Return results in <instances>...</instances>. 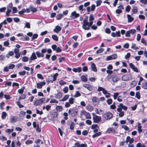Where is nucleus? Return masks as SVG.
I'll use <instances>...</instances> for the list:
<instances>
[{"instance_id":"f257e3e1","label":"nucleus","mask_w":147,"mask_h":147,"mask_svg":"<svg viewBox=\"0 0 147 147\" xmlns=\"http://www.w3.org/2000/svg\"><path fill=\"white\" fill-rule=\"evenodd\" d=\"M94 20V18L93 15H90L89 16V22H88V17L86 16L83 20V24L82 28L85 30H88L90 29V26L93 23V21Z\"/></svg>"},{"instance_id":"f03ea898","label":"nucleus","mask_w":147,"mask_h":147,"mask_svg":"<svg viewBox=\"0 0 147 147\" xmlns=\"http://www.w3.org/2000/svg\"><path fill=\"white\" fill-rule=\"evenodd\" d=\"M117 109V111L119 112V116L120 117H122L124 115V113L122 111L123 109L124 111H126L127 109V107L124 105H123L122 103H120L118 106Z\"/></svg>"},{"instance_id":"7ed1b4c3","label":"nucleus","mask_w":147,"mask_h":147,"mask_svg":"<svg viewBox=\"0 0 147 147\" xmlns=\"http://www.w3.org/2000/svg\"><path fill=\"white\" fill-rule=\"evenodd\" d=\"M80 115L81 118H82L83 116L84 115L87 119H91V118L90 113L87 112L84 110L81 111Z\"/></svg>"},{"instance_id":"20e7f679","label":"nucleus","mask_w":147,"mask_h":147,"mask_svg":"<svg viewBox=\"0 0 147 147\" xmlns=\"http://www.w3.org/2000/svg\"><path fill=\"white\" fill-rule=\"evenodd\" d=\"M45 98H42L37 100L34 102V105L36 106L41 105L45 101Z\"/></svg>"},{"instance_id":"39448f33","label":"nucleus","mask_w":147,"mask_h":147,"mask_svg":"<svg viewBox=\"0 0 147 147\" xmlns=\"http://www.w3.org/2000/svg\"><path fill=\"white\" fill-rule=\"evenodd\" d=\"M136 30L135 29H130L126 32L125 36L129 37L130 36V34H134L136 32Z\"/></svg>"},{"instance_id":"423d86ee","label":"nucleus","mask_w":147,"mask_h":147,"mask_svg":"<svg viewBox=\"0 0 147 147\" xmlns=\"http://www.w3.org/2000/svg\"><path fill=\"white\" fill-rule=\"evenodd\" d=\"M122 80L124 81H128L132 79V77L130 74H125L122 77Z\"/></svg>"},{"instance_id":"0eeeda50","label":"nucleus","mask_w":147,"mask_h":147,"mask_svg":"<svg viewBox=\"0 0 147 147\" xmlns=\"http://www.w3.org/2000/svg\"><path fill=\"white\" fill-rule=\"evenodd\" d=\"M106 132L108 133L115 134L117 133V131L115 128L113 127H111L108 128L106 131Z\"/></svg>"},{"instance_id":"6e6552de","label":"nucleus","mask_w":147,"mask_h":147,"mask_svg":"<svg viewBox=\"0 0 147 147\" xmlns=\"http://www.w3.org/2000/svg\"><path fill=\"white\" fill-rule=\"evenodd\" d=\"M117 57V56L116 54H114L112 55L107 56L106 60V61H109L112 59H116Z\"/></svg>"},{"instance_id":"1a4fd4ad","label":"nucleus","mask_w":147,"mask_h":147,"mask_svg":"<svg viewBox=\"0 0 147 147\" xmlns=\"http://www.w3.org/2000/svg\"><path fill=\"white\" fill-rule=\"evenodd\" d=\"M93 119L94 123H98L101 120V117L96 115H94L93 117Z\"/></svg>"},{"instance_id":"9d476101","label":"nucleus","mask_w":147,"mask_h":147,"mask_svg":"<svg viewBox=\"0 0 147 147\" xmlns=\"http://www.w3.org/2000/svg\"><path fill=\"white\" fill-rule=\"evenodd\" d=\"M103 116L106 119L109 120L112 117L113 115L111 113L108 112L104 114Z\"/></svg>"},{"instance_id":"9b49d317","label":"nucleus","mask_w":147,"mask_h":147,"mask_svg":"<svg viewBox=\"0 0 147 147\" xmlns=\"http://www.w3.org/2000/svg\"><path fill=\"white\" fill-rule=\"evenodd\" d=\"M92 100L94 105L96 106L98 105L99 102L98 98L96 96H94L92 98Z\"/></svg>"},{"instance_id":"f8f14e48","label":"nucleus","mask_w":147,"mask_h":147,"mask_svg":"<svg viewBox=\"0 0 147 147\" xmlns=\"http://www.w3.org/2000/svg\"><path fill=\"white\" fill-rule=\"evenodd\" d=\"M117 8L115 11V13L117 14H120L122 12V10L124 9L123 6L122 5H120L117 7Z\"/></svg>"},{"instance_id":"ddd939ff","label":"nucleus","mask_w":147,"mask_h":147,"mask_svg":"<svg viewBox=\"0 0 147 147\" xmlns=\"http://www.w3.org/2000/svg\"><path fill=\"white\" fill-rule=\"evenodd\" d=\"M79 16V14L77 13L75 11L72 12L70 16V17L73 19L78 17Z\"/></svg>"},{"instance_id":"4468645a","label":"nucleus","mask_w":147,"mask_h":147,"mask_svg":"<svg viewBox=\"0 0 147 147\" xmlns=\"http://www.w3.org/2000/svg\"><path fill=\"white\" fill-rule=\"evenodd\" d=\"M97 90L99 92L102 91V93L104 94H106L107 93V91L105 89L100 86H99L98 87Z\"/></svg>"},{"instance_id":"2eb2a0df","label":"nucleus","mask_w":147,"mask_h":147,"mask_svg":"<svg viewBox=\"0 0 147 147\" xmlns=\"http://www.w3.org/2000/svg\"><path fill=\"white\" fill-rule=\"evenodd\" d=\"M134 139L133 138H131L129 136H127L126 138V141H125V142L126 143L129 142V144H131L133 142Z\"/></svg>"},{"instance_id":"dca6fc26","label":"nucleus","mask_w":147,"mask_h":147,"mask_svg":"<svg viewBox=\"0 0 147 147\" xmlns=\"http://www.w3.org/2000/svg\"><path fill=\"white\" fill-rule=\"evenodd\" d=\"M83 86L85 88L87 89L90 91H92L93 89L92 86L90 84H84L83 85Z\"/></svg>"},{"instance_id":"f3484780","label":"nucleus","mask_w":147,"mask_h":147,"mask_svg":"<svg viewBox=\"0 0 147 147\" xmlns=\"http://www.w3.org/2000/svg\"><path fill=\"white\" fill-rule=\"evenodd\" d=\"M61 27L60 26H57L55 27V28L54 29L53 31L55 33H58L61 30Z\"/></svg>"},{"instance_id":"a211bd4d","label":"nucleus","mask_w":147,"mask_h":147,"mask_svg":"<svg viewBox=\"0 0 147 147\" xmlns=\"http://www.w3.org/2000/svg\"><path fill=\"white\" fill-rule=\"evenodd\" d=\"M120 79L119 77L117 76H114L112 77V80L114 82H116L120 80Z\"/></svg>"},{"instance_id":"6ab92c4d","label":"nucleus","mask_w":147,"mask_h":147,"mask_svg":"<svg viewBox=\"0 0 147 147\" xmlns=\"http://www.w3.org/2000/svg\"><path fill=\"white\" fill-rule=\"evenodd\" d=\"M46 83L45 82H41L40 83H37V88H41L42 86L45 85Z\"/></svg>"},{"instance_id":"aec40b11","label":"nucleus","mask_w":147,"mask_h":147,"mask_svg":"<svg viewBox=\"0 0 147 147\" xmlns=\"http://www.w3.org/2000/svg\"><path fill=\"white\" fill-rule=\"evenodd\" d=\"M91 68L92 70L94 72H96L97 69L95 64L93 62L91 63Z\"/></svg>"},{"instance_id":"412c9836","label":"nucleus","mask_w":147,"mask_h":147,"mask_svg":"<svg viewBox=\"0 0 147 147\" xmlns=\"http://www.w3.org/2000/svg\"><path fill=\"white\" fill-rule=\"evenodd\" d=\"M10 122L12 123L16 122L17 120V117L16 116H11L10 118Z\"/></svg>"},{"instance_id":"4be33fe9","label":"nucleus","mask_w":147,"mask_h":147,"mask_svg":"<svg viewBox=\"0 0 147 147\" xmlns=\"http://www.w3.org/2000/svg\"><path fill=\"white\" fill-rule=\"evenodd\" d=\"M138 130L139 134H140L142 132V126L141 125L140 123H138Z\"/></svg>"},{"instance_id":"5701e85b","label":"nucleus","mask_w":147,"mask_h":147,"mask_svg":"<svg viewBox=\"0 0 147 147\" xmlns=\"http://www.w3.org/2000/svg\"><path fill=\"white\" fill-rule=\"evenodd\" d=\"M72 70L75 72L80 73L82 71V69L80 67H79L77 68H73Z\"/></svg>"},{"instance_id":"b1692460","label":"nucleus","mask_w":147,"mask_h":147,"mask_svg":"<svg viewBox=\"0 0 147 147\" xmlns=\"http://www.w3.org/2000/svg\"><path fill=\"white\" fill-rule=\"evenodd\" d=\"M37 57L36 55V54L35 53H33L32 55L30 57V59L31 60H34L36 59Z\"/></svg>"},{"instance_id":"393cba45","label":"nucleus","mask_w":147,"mask_h":147,"mask_svg":"<svg viewBox=\"0 0 147 147\" xmlns=\"http://www.w3.org/2000/svg\"><path fill=\"white\" fill-rule=\"evenodd\" d=\"M86 109L89 111H91L93 109V108L92 106L90 105H87L86 107Z\"/></svg>"},{"instance_id":"a878e982","label":"nucleus","mask_w":147,"mask_h":147,"mask_svg":"<svg viewBox=\"0 0 147 147\" xmlns=\"http://www.w3.org/2000/svg\"><path fill=\"white\" fill-rule=\"evenodd\" d=\"M127 17L128 18V22H132L134 20V18L132 17L130 15H127Z\"/></svg>"},{"instance_id":"bb28decb","label":"nucleus","mask_w":147,"mask_h":147,"mask_svg":"<svg viewBox=\"0 0 147 147\" xmlns=\"http://www.w3.org/2000/svg\"><path fill=\"white\" fill-rule=\"evenodd\" d=\"M141 86L142 88L144 89H147V82H144L142 83Z\"/></svg>"},{"instance_id":"cd10ccee","label":"nucleus","mask_w":147,"mask_h":147,"mask_svg":"<svg viewBox=\"0 0 147 147\" xmlns=\"http://www.w3.org/2000/svg\"><path fill=\"white\" fill-rule=\"evenodd\" d=\"M56 109L58 112H60L62 111L63 107L61 106H57L56 107Z\"/></svg>"},{"instance_id":"c85d7f7f","label":"nucleus","mask_w":147,"mask_h":147,"mask_svg":"<svg viewBox=\"0 0 147 147\" xmlns=\"http://www.w3.org/2000/svg\"><path fill=\"white\" fill-rule=\"evenodd\" d=\"M136 45L134 43H132L131 48L134 50H136L139 49V47L136 46Z\"/></svg>"},{"instance_id":"c756f323","label":"nucleus","mask_w":147,"mask_h":147,"mask_svg":"<svg viewBox=\"0 0 147 147\" xmlns=\"http://www.w3.org/2000/svg\"><path fill=\"white\" fill-rule=\"evenodd\" d=\"M62 97V93L60 92H59L55 96V97L57 99H60Z\"/></svg>"},{"instance_id":"7c9ffc66","label":"nucleus","mask_w":147,"mask_h":147,"mask_svg":"<svg viewBox=\"0 0 147 147\" xmlns=\"http://www.w3.org/2000/svg\"><path fill=\"white\" fill-rule=\"evenodd\" d=\"M29 8L30 9V11L32 12H35L37 11L36 8L32 7V6H30Z\"/></svg>"},{"instance_id":"2f4dec72","label":"nucleus","mask_w":147,"mask_h":147,"mask_svg":"<svg viewBox=\"0 0 147 147\" xmlns=\"http://www.w3.org/2000/svg\"><path fill=\"white\" fill-rule=\"evenodd\" d=\"M69 95H66L61 100H60V101H65L69 98Z\"/></svg>"},{"instance_id":"473e14b6","label":"nucleus","mask_w":147,"mask_h":147,"mask_svg":"<svg viewBox=\"0 0 147 147\" xmlns=\"http://www.w3.org/2000/svg\"><path fill=\"white\" fill-rule=\"evenodd\" d=\"M81 80L84 82H86L87 81V79L86 76L82 75L81 77Z\"/></svg>"},{"instance_id":"72a5a7b5","label":"nucleus","mask_w":147,"mask_h":147,"mask_svg":"<svg viewBox=\"0 0 147 147\" xmlns=\"http://www.w3.org/2000/svg\"><path fill=\"white\" fill-rule=\"evenodd\" d=\"M52 38L54 40L57 41L58 40L57 36L56 35H53L52 36Z\"/></svg>"},{"instance_id":"f704fd0d","label":"nucleus","mask_w":147,"mask_h":147,"mask_svg":"<svg viewBox=\"0 0 147 147\" xmlns=\"http://www.w3.org/2000/svg\"><path fill=\"white\" fill-rule=\"evenodd\" d=\"M29 58L26 56H24L22 58V61L23 62H26L28 61Z\"/></svg>"},{"instance_id":"c9c22d12","label":"nucleus","mask_w":147,"mask_h":147,"mask_svg":"<svg viewBox=\"0 0 147 147\" xmlns=\"http://www.w3.org/2000/svg\"><path fill=\"white\" fill-rule=\"evenodd\" d=\"M101 134V133L100 132H99L98 133H96L94 134L92 136V137L93 138H94L100 135Z\"/></svg>"},{"instance_id":"e433bc0d","label":"nucleus","mask_w":147,"mask_h":147,"mask_svg":"<svg viewBox=\"0 0 147 147\" xmlns=\"http://www.w3.org/2000/svg\"><path fill=\"white\" fill-rule=\"evenodd\" d=\"M7 115V114L6 113L4 112H3L2 113V115H1V118L2 119H5L6 116Z\"/></svg>"},{"instance_id":"4c0bfd02","label":"nucleus","mask_w":147,"mask_h":147,"mask_svg":"<svg viewBox=\"0 0 147 147\" xmlns=\"http://www.w3.org/2000/svg\"><path fill=\"white\" fill-rule=\"evenodd\" d=\"M13 131V128L11 129H6L5 130V132L6 133H8L9 134H10L11 132H12Z\"/></svg>"},{"instance_id":"58836bf2","label":"nucleus","mask_w":147,"mask_h":147,"mask_svg":"<svg viewBox=\"0 0 147 147\" xmlns=\"http://www.w3.org/2000/svg\"><path fill=\"white\" fill-rule=\"evenodd\" d=\"M75 123L72 122L70 125L69 128L71 130H73L74 128Z\"/></svg>"},{"instance_id":"ea45409f","label":"nucleus","mask_w":147,"mask_h":147,"mask_svg":"<svg viewBox=\"0 0 147 147\" xmlns=\"http://www.w3.org/2000/svg\"><path fill=\"white\" fill-rule=\"evenodd\" d=\"M0 140L2 141H4L7 140V138L4 136L1 135L0 136Z\"/></svg>"},{"instance_id":"a19ab883","label":"nucleus","mask_w":147,"mask_h":147,"mask_svg":"<svg viewBox=\"0 0 147 147\" xmlns=\"http://www.w3.org/2000/svg\"><path fill=\"white\" fill-rule=\"evenodd\" d=\"M104 51V49L103 48L100 49L97 51L96 53L97 54H99L103 52Z\"/></svg>"},{"instance_id":"79ce46f5","label":"nucleus","mask_w":147,"mask_h":147,"mask_svg":"<svg viewBox=\"0 0 147 147\" xmlns=\"http://www.w3.org/2000/svg\"><path fill=\"white\" fill-rule=\"evenodd\" d=\"M137 12V8L136 7H134L132 10V12L133 14L136 13Z\"/></svg>"},{"instance_id":"37998d69","label":"nucleus","mask_w":147,"mask_h":147,"mask_svg":"<svg viewBox=\"0 0 147 147\" xmlns=\"http://www.w3.org/2000/svg\"><path fill=\"white\" fill-rule=\"evenodd\" d=\"M7 10L6 13V16H9V13L11 11V9H7Z\"/></svg>"},{"instance_id":"c03bdc74","label":"nucleus","mask_w":147,"mask_h":147,"mask_svg":"<svg viewBox=\"0 0 147 147\" xmlns=\"http://www.w3.org/2000/svg\"><path fill=\"white\" fill-rule=\"evenodd\" d=\"M26 97V96L24 94H22L19 97V100H21L22 99H24Z\"/></svg>"},{"instance_id":"a18cd8bd","label":"nucleus","mask_w":147,"mask_h":147,"mask_svg":"<svg viewBox=\"0 0 147 147\" xmlns=\"http://www.w3.org/2000/svg\"><path fill=\"white\" fill-rule=\"evenodd\" d=\"M51 103H58V101L55 99H52L50 101Z\"/></svg>"},{"instance_id":"49530a36","label":"nucleus","mask_w":147,"mask_h":147,"mask_svg":"<svg viewBox=\"0 0 147 147\" xmlns=\"http://www.w3.org/2000/svg\"><path fill=\"white\" fill-rule=\"evenodd\" d=\"M62 16L63 15L62 14H59L57 16L56 18L57 20H59L61 18Z\"/></svg>"},{"instance_id":"de8ad7c7","label":"nucleus","mask_w":147,"mask_h":147,"mask_svg":"<svg viewBox=\"0 0 147 147\" xmlns=\"http://www.w3.org/2000/svg\"><path fill=\"white\" fill-rule=\"evenodd\" d=\"M3 44L5 46L9 47V43L8 41H5L3 42Z\"/></svg>"},{"instance_id":"09e8293b","label":"nucleus","mask_w":147,"mask_h":147,"mask_svg":"<svg viewBox=\"0 0 147 147\" xmlns=\"http://www.w3.org/2000/svg\"><path fill=\"white\" fill-rule=\"evenodd\" d=\"M68 102L71 104L72 105L74 103V99L73 98H70Z\"/></svg>"},{"instance_id":"8fccbe9b","label":"nucleus","mask_w":147,"mask_h":147,"mask_svg":"<svg viewBox=\"0 0 147 147\" xmlns=\"http://www.w3.org/2000/svg\"><path fill=\"white\" fill-rule=\"evenodd\" d=\"M77 113V112L76 111H74V110L71 111V115L73 116H74L75 115H76Z\"/></svg>"},{"instance_id":"3c124183","label":"nucleus","mask_w":147,"mask_h":147,"mask_svg":"<svg viewBox=\"0 0 147 147\" xmlns=\"http://www.w3.org/2000/svg\"><path fill=\"white\" fill-rule=\"evenodd\" d=\"M80 95L81 94L79 92V91H77L76 92V93L74 94V96L75 97H77L80 96Z\"/></svg>"},{"instance_id":"603ef678","label":"nucleus","mask_w":147,"mask_h":147,"mask_svg":"<svg viewBox=\"0 0 147 147\" xmlns=\"http://www.w3.org/2000/svg\"><path fill=\"white\" fill-rule=\"evenodd\" d=\"M25 87H22V88H21L20 89L18 90V92L20 94H22L24 91V90L25 89Z\"/></svg>"},{"instance_id":"864d4df0","label":"nucleus","mask_w":147,"mask_h":147,"mask_svg":"<svg viewBox=\"0 0 147 147\" xmlns=\"http://www.w3.org/2000/svg\"><path fill=\"white\" fill-rule=\"evenodd\" d=\"M135 97L138 99H139L140 98V94L139 92H137L136 93Z\"/></svg>"},{"instance_id":"5fc2aeb1","label":"nucleus","mask_w":147,"mask_h":147,"mask_svg":"<svg viewBox=\"0 0 147 147\" xmlns=\"http://www.w3.org/2000/svg\"><path fill=\"white\" fill-rule=\"evenodd\" d=\"M26 73V72L25 71H23L19 72V74L20 76L24 75Z\"/></svg>"},{"instance_id":"6e6d98bb","label":"nucleus","mask_w":147,"mask_h":147,"mask_svg":"<svg viewBox=\"0 0 147 147\" xmlns=\"http://www.w3.org/2000/svg\"><path fill=\"white\" fill-rule=\"evenodd\" d=\"M58 74L56 73L53 76V81H55L56 80L58 76Z\"/></svg>"},{"instance_id":"4d7b16f0","label":"nucleus","mask_w":147,"mask_h":147,"mask_svg":"<svg viewBox=\"0 0 147 147\" xmlns=\"http://www.w3.org/2000/svg\"><path fill=\"white\" fill-rule=\"evenodd\" d=\"M119 95V93H118L116 92L114 93L113 96L114 99L115 100L116 99Z\"/></svg>"},{"instance_id":"13d9d810","label":"nucleus","mask_w":147,"mask_h":147,"mask_svg":"<svg viewBox=\"0 0 147 147\" xmlns=\"http://www.w3.org/2000/svg\"><path fill=\"white\" fill-rule=\"evenodd\" d=\"M37 77L38 78L40 79L43 80L44 79L43 77L41 74H37Z\"/></svg>"},{"instance_id":"bf43d9fd","label":"nucleus","mask_w":147,"mask_h":147,"mask_svg":"<svg viewBox=\"0 0 147 147\" xmlns=\"http://www.w3.org/2000/svg\"><path fill=\"white\" fill-rule=\"evenodd\" d=\"M32 143L33 141L30 140H28L25 142V143L26 144H32Z\"/></svg>"},{"instance_id":"052dcab7","label":"nucleus","mask_w":147,"mask_h":147,"mask_svg":"<svg viewBox=\"0 0 147 147\" xmlns=\"http://www.w3.org/2000/svg\"><path fill=\"white\" fill-rule=\"evenodd\" d=\"M140 2L141 3L146 5L147 3V0H140Z\"/></svg>"},{"instance_id":"680f3d73","label":"nucleus","mask_w":147,"mask_h":147,"mask_svg":"<svg viewBox=\"0 0 147 147\" xmlns=\"http://www.w3.org/2000/svg\"><path fill=\"white\" fill-rule=\"evenodd\" d=\"M122 127L126 131L128 130L129 129V128L126 125H123Z\"/></svg>"},{"instance_id":"e2e57ef3","label":"nucleus","mask_w":147,"mask_h":147,"mask_svg":"<svg viewBox=\"0 0 147 147\" xmlns=\"http://www.w3.org/2000/svg\"><path fill=\"white\" fill-rule=\"evenodd\" d=\"M112 100L111 99H109L107 100V102L109 105H111L112 103Z\"/></svg>"},{"instance_id":"0e129e2a","label":"nucleus","mask_w":147,"mask_h":147,"mask_svg":"<svg viewBox=\"0 0 147 147\" xmlns=\"http://www.w3.org/2000/svg\"><path fill=\"white\" fill-rule=\"evenodd\" d=\"M15 57L17 59H18L19 58L20 56V53H15Z\"/></svg>"},{"instance_id":"69168bd1","label":"nucleus","mask_w":147,"mask_h":147,"mask_svg":"<svg viewBox=\"0 0 147 147\" xmlns=\"http://www.w3.org/2000/svg\"><path fill=\"white\" fill-rule=\"evenodd\" d=\"M24 12H25V9H23L21 11H19L18 13L20 15H23Z\"/></svg>"},{"instance_id":"338daca9","label":"nucleus","mask_w":147,"mask_h":147,"mask_svg":"<svg viewBox=\"0 0 147 147\" xmlns=\"http://www.w3.org/2000/svg\"><path fill=\"white\" fill-rule=\"evenodd\" d=\"M13 7V5L11 3H9L7 6V9H11Z\"/></svg>"},{"instance_id":"774afa93","label":"nucleus","mask_w":147,"mask_h":147,"mask_svg":"<svg viewBox=\"0 0 147 147\" xmlns=\"http://www.w3.org/2000/svg\"><path fill=\"white\" fill-rule=\"evenodd\" d=\"M141 42L142 43L144 44L145 45H146V42L144 38H142L141 39Z\"/></svg>"}]
</instances>
